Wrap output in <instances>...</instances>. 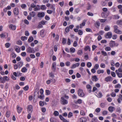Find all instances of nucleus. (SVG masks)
Returning a JSON list of instances; mask_svg holds the SVG:
<instances>
[{
  "label": "nucleus",
  "mask_w": 122,
  "mask_h": 122,
  "mask_svg": "<svg viewBox=\"0 0 122 122\" xmlns=\"http://www.w3.org/2000/svg\"><path fill=\"white\" fill-rule=\"evenodd\" d=\"M114 31L117 34H121L122 32L120 30L118 29V27L117 25H114L113 26Z\"/></svg>",
  "instance_id": "nucleus-1"
},
{
  "label": "nucleus",
  "mask_w": 122,
  "mask_h": 122,
  "mask_svg": "<svg viewBox=\"0 0 122 122\" xmlns=\"http://www.w3.org/2000/svg\"><path fill=\"white\" fill-rule=\"evenodd\" d=\"M118 45V44L117 43H115V41H111L109 43V46L111 48L115 46H117Z\"/></svg>",
  "instance_id": "nucleus-2"
},
{
  "label": "nucleus",
  "mask_w": 122,
  "mask_h": 122,
  "mask_svg": "<svg viewBox=\"0 0 122 122\" xmlns=\"http://www.w3.org/2000/svg\"><path fill=\"white\" fill-rule=\"evenodd\" d=\"M78 95L80 97H83L85 96V94L83 92V90L81 89H79L78 91Z\"/></svg>",
  "instance_id": "nucleus-3"
},
{
  "label": "nucleus",
  "mask_w": 122,
  "mask_h": 122,
  "mask_svg": "<svg viewBox=\"0 0 122 122\" xmlns=\"http://www.w3.org/2000/svg\"><path fill=\"white\" fill-rule=\"evenodd\" d=\"M112 36V34L111 32H109L106 34L105 36L106 38H111Z\"/></svg>",
  "instance_id": "nucleus-4"
},
{
  "label": "nucleus",
  "mask_w": 122,
  "mask_h": 122,
  "mask_svg": "<svg viewBox=\"0 0 122 122\" xmlns=\"http://www.w3.org/2000/svg\"><path fill=\"white\" fill-rule=\"evenodd\" d=\"M45 15V13L43 12H39L37 14V16L39 18L43 17Z\"/></svg>",
  "instance_id": "nucleus-5"
},
{
  "label": "nucleus",
  "mask_w": 122,
  "mask_h": 122,
  "mask_svg": "<svg viewBox=\"0 0 122 122\" xmlns=\"http://www.w3.org/2000/svg\"><path fill=\"white\" fill-rule=\"evenodd\" d=\"M61 103L63 105H64L68 103L67 101L63 97H61Z\"/></svg>",
  "instance_id": "nucleus-6"
},
{
  "label": "nucleus",
  "mask_w": 122,
  "mask_h": 122,
  "mask_svg": "<svg viewBox=\"0 0 122 122\" xmlns=\"http://www.w3.org/2000/svg\"><path fill=\"white\" fill-rule=\"evenodd\" d=\"M86 21V20H83L82 23L80 25L79 27L80 28H82L83 26L85 25Z\"/></svg>",
  "instance_id": "nucleus-7"
},
{
  "label": "nucleus",
  "mask_w": 122,
  "mask_h": 122,
  "mask_svg": "<svg viewBox=\"0 0 122 122\" xmlns=\"http://www.w3.org/2000/svg\"><path fill=\"white\" fill-rule=\"evenodd\" d=\"M7 78L8 77L7 76H4L3 80L1 81V83H4L6 81H9V79H7Z\"/></svg>",
  "instance_id": "nucleus-8"
},
{
  "label": "nucleus",
  "mask_w": 122,
  "mask_h": 122,
  "mask_svg": "<svg viewBox=\"0 0 122 122\" xmlns=\"http://www.w3.org/2000/svg\"><path fill=\"white\" fill-rule=\"evenodd\" d=\"M27 109L29 111L28 112H32L33 111L32 107L31 105H29L28 106Z\"/></svg>",
  "instance_id": "nucleus-9"
},
{
  "label": "nucleus",
  "mask_w": 122,
  "mask_h": 122,
  "mask_svg": "<svg viewBox=\"0 0 122 122\" xmlns=\"http://www.w3.org/2000/svg\"><path fill=\"white\" fill-rule=\"evenodd\" d=\"M92 79L93 81H96L98 80V79L96 75L92 76Z\"/></svg>",
  "instance_id": "nucleus-10"
},
{
  "label": "nucleus",
  "mask_w": 122,
  "mask_h": 122,
  "mask_svg": "<svg viewBox=\"0 0 122 122\" xmlns=\"http://www.w3.org/2000/svg\"><path fill=\"white\" fill-rule=\"evenodd\" d=\"M80 65L79 63H77L75 64H73L71 67V69L75 68L76 67H78Z\"/></svg>",
  "instance_id": "nucleus-11"
},
{
  "label": "nucleus",
  "mask_w": 122,
  "mask_h": 122,
  "mask_svg": "<svg viewBox=\"0 0 122 122\" xmlns=\"http://www.w3.org/2000/svg\"><path fill=\"white\" fill-rule=\"evenodd\" d=\"M87 121V119L84 117H81L79 119V121L80 122H86Z\"/></svg>",
  "instance_id": "nucleus-12"
},
{
  "label": "nucleus",
  "mask_w": 122,
  "mask_h": 122,
  "mask_svg": "<svg viewBox=\"0 0 122 122\" xmlns=\"http://www.w3.org/2000/svg\"><path fill=\"white\" fill-rule=\"evenodd\" d=\"M17 112L18 113H20L22 111V108L21 107H20L18 105H17Z\"/></svg>",
  "instance_id": "nucleus-13"
},
{
  "label": "nucleus",
  "mask_w": 122,
  "mask_h": 122,
  "mask_svg": "<svg viewBox=\"0 0 122 122\" xmlns=\"http://www.w3.org/2000/svg\"><path fill=\"white\" fill-rule=\"evenodd\" d=\"M112 79L111 76H108L105 78V81L107 82L110 81L112 80Z\"/></svg>",
  "instance_id": "nucleus-14"
},
{
  "label": "nucleus",
  "mask_w": 122,
  "mask_h": 122,
  "mask_svg": "<svg viewBox=\"0 0 122 122\" xmlns=\"http://www.w3.org/2000/svg\"><path fill=\"white\" fill-rule=\"evenodd\" d=\"M120 100H122V95L120 94L119 96V98L117 99V101L119 103H121V101Z\"/></svg>",
  "instance_id": "nucleus-15"
},
{
  "label": "nucleus",
  "mask_w": 122,
  "mask_h": 122,
  "mask_svg": "<svg viewBox=\"0 0 122 122\" xmlns=\"http://www.w3.org/2000/svg\"><path fill=\"white\" fill-rule=\"evenodd\" d=\"M44 30L43 29L41 30L40 31V35L42 37H44L45 36V34L44 33Z\"/></svg>",
  "instance_id": "nucleus-16"
},
{
  "label": "nucleus",
  "mask_w": 122,
  "mask_h": 122,
  "mask_svg": "<svg viewBox=\"0 0 122 122\" xmlns=\"http://www.w3.org/2000/svg\"><path fill=\"white\" fill-rule=\"evenodd\" d=\"M13 12L15 15H17L18 14V9L17 8H15L14 9Z\"/></svg>",
  "instance_id": "nucleus-17"
},
{
  "label": "nucleus",
  "mask_w": 122,
  "mask_h": 122,
  "mask_svg": "<svg viewBox=\"0 0 122 122\" xmlns=\"http://www.w3.org/2000/svg\"><path fill=\"white\" fill-rule=\"evenodd\" d=\"M108 109L110 112H112L115 110V108L114 107L110 106L108 107Z\"/></svg>",
  "instance_id": "nucleus-18"
},
{
  "label": "nucleus",
  "mask_w": 122,
  "mask_h": 122,
  "mask_svg": "<svg viewBox=\"0 0 122 122\" xmlns=\"http://www.w3.org/2000/svg\"><path fill=\"white\" fill-rule=\"evenodd\" d=\"M102 16L104 18H106L108 16V15L107 14V13L105 12H103L101 14Z\"/></svg>",
  "instance_id": "nucleus-19"
},
{
  "label": "nucleus",
  "mask_w": 122,
  "mask_h": 122,
  "mask_svg": "<svg viewBox=\"0 0 122 122\" xmlns=\"http://www.w3.org/2000/svg\"><path fill=\"white\" fill-rule=\"evenodd\" d=\"M26 51L29 53H32V49L30 47H29L27 49Z\"/></svg>",
  "instance_id": "nucleus-20"
},
{
  "label": "nucleus",
  "mask_w": 122,
  "mask_h": 122,
  "mask_svg": "<svg viewBox=\"0 0 122 122\" xmlns=\"http://www.w3.org/2000/svg\"><path fill=\"white\" fill-rule=\"evenodd\" d=\"M98 120L97 117H94L92 118L90 122H98Z\"/></svg>",
  "instance_id": "nucleus-21"
},
{
  "label": "nucleus",
  "mask_w": 122,
  "mask_h": 122,
  "mask_svg": "<svg viewBox=\"0 0 122 122\" xmlns=\"http://www.w3.org/2000/svg\"><path fill=\"white\" fill-rule=\"evenodd\" d=\"M23 64V62L21 61H20L17 64V65L18 67L19 68H20L22 66Z\"/></svg>",
  "instance_id": "nucleus-22"
},
{
  "label": "nucleus",
  "mask_w": 122,
  "mask_h": 122,
  "mask_svg": "<svg viewBox=\"0 0 122 122\" xmlns=\"http://www.w3.org/2000/svg\"><path fill=\"white\" fill-rule=\"evenodd\" d=\"M10 28L13 30H15L16 28V26L13 25H11L9 26Z\"/></svg>",
  "instance_id": "nucleus-23"
},
{
  "label": "nucleus",
  "mask_w": 122,
  "mask_h": 122,
  "mask_svg": "<svg viewBox=\"0 0 122 122\" xmlns=\"http://www.w3.org/2000/svg\"><path fill=\"white\" fill-rule=\"evenodd\" d=\"M103 96V95L102 94V93L101 92H99L97 94V96L99 98H101Z\"/></svg>",
  "instance_id": "nucleus-24"
},
{
  "label": "nucleus",
  "mask_w": 122,
  "mask_h": 122,
  "mask_svg": "<svg viewBox=\"0 0 122 122\" xmlns=\"http://www.w3.org/2000/svg\"><path fill=\"white\" fill-rule=\"evenodd\" d=\"M10 56H12V57L13 58H15L16 56V55L13 52H12L10 54Z\"/></svg>",
  "instance_id": "nucleus-25"
},
{
  "label": "nucleus",
  "mask_w": 122,
  "mask_h": 122,
  "mask_svg": "<svg viewBox=\"0 0 122 122\" xmlns=\"http://www.w3.org/2000/svg\"><path fill=\"white\" fill-rule=\"evenodd\" d=\"M110 30V27L109 26H106L105 27L104 30L105 31H109Z\"/></svg>",
  "instance_id": "nucleus-26"
},
{
  "label": "nucleus",
  "mask_w": 122,
  "mask_h": 122,
  "mask_svg": "<svg viewBox=\"0 0 122 122\" xmlns=\"http://www.w3.org/2000/svg\"><path fill=\"white\" fill-rule=\"evenodd\" d=\"M33 40V38L32 36L30 37L29 38L28 41V42H30L32 41Z\"/></svg>",
  "instance_id": "nucleus-27"
},
{
  "label": "nucleus",
  "mask_w": 122,
  "mask_h": 122,
  "mask_svg": "<svg viewBox=\"0 0 122 122\" xmlns=\"http://www.w3.org/2000/svg\"><path fill=\"white\" fill-rule=\"evenodd\" d=\"M35 12L34 11H32L30 13V16L32 17H34L35 15Z\"/></svg>",
  "instance_id": "nucleus-28"
},
{
  "label": "nucleus",
  "mask_w": 122,
  "mask_h": 122,
  "mask_svg": "<svg viewBox=\"0 0 122 122\" xmlns=\"http://www.w3.org/2000/svg\"><path fill=\"white\" fill-rule=\"evenodd\" d=\"M53 54V51L52 49L51 50L49 53V55L50 56V58H51V57Z\"/></svg>",
  "instance_id": "nucleus-29"
},
{
  "label": "nucleus",
  "mask_w": 122,
  "mask_h": 122,
  "mask_svg": "<svg viewBox=\"0 0 122 122\" xmlns=\"http://www.w3.org/2000/svg\"><path fill=\"white\" fill-rule=\"evenodd\" d=\"M104 72V71L103 70H98L97 71V73L98 74H99L101 73H103Z\"/></svg>",
  "instance_id": "nucleus-30"
},
{
  "label": "nucleus",
  "mask_w": 122,
  "mask_h": 122,
  "mask_svg": "<svg viewBox=\"0 0 122 122\" xmlns=\"http://www.w3.org/2000/svg\"><path fill=\"white\" fill-rule=\"evenodd\" d=\"M117 24L119 25H122V20H118L117 22Z\"/></svg>",
  "instance_id": "nucleus-31"
},
{
  "label": "nucleus",
  "mask_w": 122,
  "mask_h": 122,
  "mask_svg": "<svg viewBox=\"0 0 122 122\" xmlns=\"http://www.w3.org/2000/svg\"><path fill=\"white\" fill-rule=\"evenodd\" d=\"M88 50H89V51H90V49L89 46H87L85 47L84 48V50L85 51H87Z\"/></svg>",
  "instance_id": "nucleus-32"
},
{
  "label": "nucleus",
  "mask_w": 122,
  "mask_h": 122,
  "mask_svg": "<svg viewBox=\"0 0 122 122\" xmlns=\"http://www.w3.org/2000/svg\"><path fill=\"white\" fill-rule=\"evenodd\" d=\"M41 10H44L46 9V7L45 5H42L41 6Z\"/></svg>",
  "instance_id": "nucleus-33"
},
{
  "label": "nucleus",
  "mask_w": 122,
  "mask_h": 122,
  "mask_svg": "<svg viewBox=\"0 0 122 122\" xmlns=\"http://www.w3.org/2000/svg\"><path fill=\"white\" fill-rule=\"evenodd\" d=\"M101 52L102 54L104 56H106L107 55V53L103 51H102Z\"/></svg>",
  "instance_id": "nucleus-34"
},
{
  "label": "nucleus",
  "mask_w": 122,
  "mask_h": 122,
  "mask_svg": "<svg viewBox=\"0 0 122 122\" xmlns=\"http://www.w3.org/2000/svg\"><path fill=\"white\" fill-rule=\"evenodd\" d=\"M44 96L43 95H41L40 96L38 95V98L41 100H43L44 99Z\"/></svg>",
  "instance_id": "nucleus-35"
},
{
  "label": "nucleus",
  "mask_w": 122,
  "mask_h": 122,
  "mask_svg": "<svg viewBox=\"0 0 122 122\" xmlns=\"http://www.w3.org/2000/svg\"><path fill=\"white\" fill-rule=\"evenodd\" d=\"M39 104L40 106H42L44 105V102L40 101L39 102Z\"/></svg>",
  "instance_id": "nucleus-36"
},
{
  "label": "nucleus",
  "mask_w": 122,
  "mask_h": 122,
  "mask_svg": "<svg viewBox=\"0 0 122 122\" xmlns=\"http://www.w3.org/2000/svg\"><path fill=\"white\" fill-rule=\"evenodd\" d=\"M51 92L48 90H46V95H49L50 94Z\"/></svg>",
  "instance_id": "nucleus-37"
},
{
  "label": "nucleus",
  "mask_w": 122,
  "mask_h": 122,
  "mask_svg": "<svg viewBox=\"0 0 122 122\" xmlns=\"http://www.w3.org/2000/svg\"><path fill=\"white\" fill-rule=\"evenodd\" d=\"M6 115L7 117H9L10 116V112L9 111H7L6 112Z\"/></svg>",
  "instance_id": "nucleus-38"
},
{
  "label": "nucleus",
  "mask_w": 122,
  "mask_h": 122,
  "mask_svg": "<svg viewBox=\"0 0 122 122\" xmlns=\"http://www.w3.org/2000/svg\"><path fill=\"white\" fill-rule=\"evenodd\" d=\"M73 116L72 113L71 112H70L68 115V118H71Z\"/></svg>",
  "instance_id": "nucleus-39"
},
{
  "label": "nucleus",
  "mask_w": 122,
  "mask_h": 122,
  "mask_svg": "<svg viewBox=\"0 0 122 122\" xmlns=\"http://www.w3.org/2000/svg\"><path fill=\"white\" fill-rule=\"evenodd\" d=\"M59 114V113L58 112L55 111L54 112V115L55 116H58Z\"/></svg>",
  "instance_id": "nucleus-40"
},
{
  "label": "nucleus",
  "mask_w": 122,
  "mask_h": 122,
  "mask_svg": "<svg viewBox=\"0 0 122 122\" xmlns=\"http://www.w3.org/2000/svg\"><path fill=\"white\" fill-rule=\"evenodd\" d=\"M27 68L25 67L22 68L21 69V71L22 72H25L27 70Z\"/></svg>",
  "instance_id": "nucleus-41"
},
{
  "label": "nucleus",
  "mask_w": 122,
  "mask_h": 122,
  "mask_svg": "<svg viewBox=\"0 0 122 122\" xmlns=\"http://www.w3.org/2000/svg\"><path fill=\"white\" fill-rule=\"evenodd\" d=\"M111 50V48L110 47L107 46L105 48V50L106 51H109Z\"/></svg>",
  "instance_id": "nucleus-42"
},
{
  "label": "nucleus",
  "mask_w": 122,
  "mask_h": 122,
  "mask_svg": "<svg viewBox=\"0 0 122 122\" xmlns=\"http://www.w3.org/2000/svg\"><path fill=\"white\" fill-rule=\"evenodd\" d=\"M121 87V86L119 84L116 85L115 86V87L116 88H120Z\"/></svg>",
  "instance_id": "nucleus-43"
},
{
  "label": "nucleus",
  "mask_w": 122,
  "mask_h": 122,
  "mask_svg": "<svg viewBox=\"0 0 122 122\" xmlns=\"http://www.w3.org/2000/svg\"><path fill=\"white\" fill-rule=\"evenodd\" d=\"M83 33V31L81 30H79L78 31V33L80 35H82V34Z\"/></svg>",
  "instance_id": "nucleus-44"
},
{
  "label": "nucleus",
  "mask_w": 122,
  "mask_h": 122,
  "mask_svg": "<svg viewBox=\"0 0 122 122\" xmlns=\"http://www.w3.org/2000/svg\"><path fill=\"white\" fill-rule=\"evenodd\" d=\"M29 88V87L28 86H26L23 88V89L25 91L28 90Z\"/></svg>",
  "instance_id": "nucleus-45"
},
{
  "label": "nucleus",
  "mask_w": 122,
  "mask_h": 122,
  "mask_svg": "<svg viewBox=\"0 0 122 122\" xmlns=\"http://www.w3.org/2000/svg\"><path fill=\"white\" fill-rule=\"evenodd\" d=\"M107 112L106 111H103L102 113V114L103 115H105L107 114Z\"/></svg>",
  "instance_id": "nucleus-46"
},
{
  "label": "nucleus",
  "mask_w": 122,
  "mask_h": 122,
  "mask_svg": "<svg viewBox=\"0 0 122 122\" xmlns=\"http://www.w3.org/2000/svg\"><path fill=\"white\" fill-rule=\"evenodd\" d=\"M70 51L71 52L74 53L75 51V49L73 48H71L70 49Z\"/></svg>",
  "instance_id": "nucleus-47"
},
{
  "label": "nucleus",
  "mask_w": 122,
  "mask_h": 122,
  "mask_svg": "<svg viewBox=\"0 0 122 122\" xmlns=\"http://www.w3.org/2000/svg\"><path fill=\"white\" fill-rule=\"evenodd\" d=\"M111 96L112 97H115L116 96V93L114 92H112L110 94Z\"/></svg>",
  "instance_id": "nucleus-48"
},
{
  "label": "nucleus",
  "mask_w": 122,
  "mask_h": 122,
  "mask_svg": "<svg viewBox=\"0 0 122 122\" xmlns=\"http://www.w3.org/2000/svg\"><path fill=\"white\" fill-rule=\"evenodd\" d=\"M92 65V64L90 62H88L87 64V66L88 67H90Z\"/></svg>",
  "instance_id": "nucleus-49"
},
{
  "label": "nucleus",
  "mask_w": 122,
  "mask_h": 122,
  "mask_svg": "<svg viewBox=\"0 0 122 122\" xmlns=\"http://www.w3.org/2000/svg\"><path fill=\"white\" fill-rule=\"evenodd\" d=\"M83 53V52L82 50L78 51L77 52V54L79 55H81Z\"/></svg>",
  "instance_id": "nucleus-50"
},
{
  "label": "nucleus",
  "mask_w": 122,
  "mask_h": 122,
  "mask_svg": "<svg viewBox=\"0 0 122 122\" xmlns=\"http://www.w3.org/2000/svg\"><path fill=\"white\" fill-rule=\"evenodd\" d=\"M106 105V104L104 103H102L101 104L100 106L101 107L103 108Z\"/></svg>",
  "instance_id": "nucleus-51"
},
{
  "label": "nucleus",
  "mask_w": 122,
  "mask_h": 122,
  "mask_svg": "<svg viewBox=\"0 0 122 122\" xmlns=\"http://www.w3.org/2000/svg\"><path fill=\"white\" fill-rule=\"evenodd\" d=\"M66 42V40L65 38H63L62 39V43L64 44H65Z\"/></svg>",
  "instance_id": "nucleus-52"
},
{
  "label": "nucleus",
  "mask_w": 122,
  "mask_h": 122,
  "mask_svg": "<svg viewBox=\"0 0 122 122\" xmlns=\"http://www.w3.org/2000/svg\"><path fill=\"white\" fill-rule=\"evenodd\" d=\"M15 51L17 53H19L20 52V49H18L17 47L16 46V47L15 48Z\"/></svg>",
  "instance_id": "nucleus-53"
},
{
  "label": "nucleus",
  "mask_w": 122,
  "mask_h": 122,
  "mask_svg": "<svg viewBox=\"0 0 122 122\" xmlns=\"http://www.w3.org/2000/svg\"><path fill=\"white\" fill-rule=\"evenodd\" d=\"M86 31L87 32H92V31L91 29L89 28H86Z\"/></svg>",
  "instance_id": "nucleus-54"
},
{
  "label": "nucleus",
  "mask_w": 122,
  "mask_h": 122,
  "mask_svg": "<svg viewBox=\"0 0 122 122\" xmlns=\"http://www.w3.org/2000/svg\"><path fill=\"white\" fill-rule=\"evenodd\" d=\"M97 46L95 45H93L92 46V50L94 51L96 48Z\"/></svg>",
  "instance_id": "nucleus-55"
},
{
  "label": "nucleus",
  "mask_w": 122,
  "mask_h": 122,
  "mask_svg": "<svg viewBox=\"0 0 122 122\" xmlns=\"http://www.w3.org/2000/svg\"><path fill=\"white\" fill-rule=\"evenodd\" d=\"M101 111V109L99 108H98L95 110L96 112L97 113Z\"/></svg>",
  "instance_id": "nucleus-56"
},
{
  "label": "nucleus",
  "mask_w": 122,
  "mask_h": 122,
  "mask_svg": "<svg viewBox=\"0 0 122 122\" xmlns=\"http://www.w3.org/2000/svg\"><path fill=\"white\" fill-rule=\"evenodd\" d=\"M80 114L82 116H84L85 115V112L83 110H81L80 112Z\"/></svg>",
  "instance_id": "nucleus-57"
},
{
  "label": "nucleus",
  "mask_w": 122,
  "mask_h": 122,
  "mask_svg": "<svg viewBox=\"0 0 122 122\" xmlns=\"http://www.w3.org/2000/svg\"><path fill=\"white\" fill-rule=\"evenodd\" d=\"M74 11L76 13H77L79 12L80 10L79 8H77L75 9Z\"/></svg>",
  "instance_id": "nucleus-58"
},
{
  "label": "nucleus",
  "mask_w": 122,
  "mask_h": 122,
  "mask_svg": "<svg viewBox=\"0 0 122 122\" xmlns=\"http://www.w3.org/2000/svg\"><path fill=\"white\" fill-rule=\"evenodd\" d=\"M100 23L99 21H97L95 23V25H97L98 26H100Z\"/></svg>",
  "instance_id": "nucleus-59"
},
{
  "label": "nucleus",
  "mask_w": 122,
  "mask_h": 122,
  "mask_svg": "<svg viewBox=\"0 0 122 122\" xmlns=\"http://www.w3.org/2000/svg\"><path fill=\"white\" fill-rule=\"evenodd\" d=\"M10 44L9 43H7L5 44V46L7 48H9L10 46Z\"/></svg>",
  "instance_id": "nucleus-60"
},
{
  "label": "nucleus",
  "mask_w": 122,
  "mask_h": 122,
  "mask_svg": "<svg viewBox=\"0 0 122 122\" xmlns=\"http://www.w3.org/2000/svg\"><path fill=\"white\" fill-rule=\"evenodd\" d=\"M24 23L27 25H28L29 22L26 19H25L24 21Z\"/></svg>",
  "instance_id": "nucleus-61"
},
{
  "label": "nucleus",
  "mask_w": 122,
  "mask_h": 122,
  "mask_svg": "<svg viewBox=\"0 0 122 122\" xmlns=\"http://www.w3.org/2000/svg\"><path fill=\"white\" fill-rule=\"evenodd\" d=\"M77 46V42L76 41H74L73 44V46L74 47H76Z\"/></svg>",
  "instance_id": "nucleus-62"
},
{
  "label": "nucleus",
  "mask_w": 122,
  "mask_h": 122,
  "mask_svg": "<svg viewBox=\"0 0 122 122\" xmlns=\"http://www.w3.org/2000/svg\"><path fill=\"white\" fill-rule=\"evenodd\" d=\"M21 55L22 56H25L26 55V53L25 52H23L21 53Z\"/></svg>",
  "instance_id": "nucleus-63"
},
{
  "label": "nucleus",
  "mask_w": 122,
  "mask_h": 122,
  "mask_svg": "<svg viewBox=\"0 0 122 122\" xmlns=\"http://www.w3.org/2000/svg\"><path fill=\"white\" fill-rule=\"evenodd\" d=\"M87 15H89L91 16H92L93 15V14L91 12H88L87 13Z\"/></svg>",
  "instance_id": "nucleus-64"
}]
</instances>
